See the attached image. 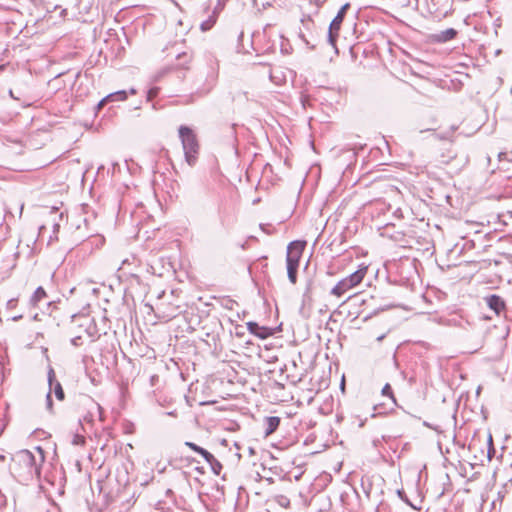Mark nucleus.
<instances>
[{
    "label": "nucleus",
    "instance_id": "23",
    "mask_svg": "<svg viewBox=\"0 0 512 512\" xmlns=\"http://www.w3.org/2000/svg\"><path fill=\"white\" fill-rule=\"evenodd\" d=\"M84 442V439L83 438H79L77 437L75 440H74V443L78 444V443H83Z\"/></svg>",
    "mask_w": 512,
    "mask_h": 512
},
{
    "label": "nucleus",
    "instance_id": "7",
    "mask_svg": "<svg viewBox=\"0 0 512 512\" xmlns=\"http://www.w3.org/2000/svg\"><path fill=\"white\" fill-rule=\"evenodd\" d=\"M247 329L251 334H254L260 339H266L272 334L269 328L259 326L256 322H248Z\"/></svg>",
    "mask_w": 512,
    "mask_h": 512
},
{
    "label": "nucleus",
    "instance_id": "6",
    "mask_svg": "<svg viewBox=\"0 0 512 512\" xmlns=\"http://www.w3.org/2000/svg\"><path fill=\"white\" fill-rule=\"evenodd\" d=\"M485 301L489 308L497 315H500V313L505 309V302L500 296L490 295L485 298Z\"/></svg>",
    "mask_w": 512,
    "mask_h": 512
},
{
    "label": "nucleus",
    "instance_id": "11",
    "mask_svg": "<svg viewBox=\"0 0 512 512\" xmlns=\"http://www.w3.org/2000/svg\"><path fill=\"white\" fill-rule=\"evenodd\" d=\"M127 99V92L125 90H120L117 92L110 93L105 97V100L113 101H124Z\"/></svg>",
    "mask_w": 512,
    "mask_h": 512
},
{
    "label": "nucleus",
    "instance_id": "26",
    "mask_svg": "<svg viewBox=\"0 0 512 512\" xmlns=\"http://www.w3.org/2000/svg\"><path fill=\"white\" fill-rule=\"evenodd\" d=\"M129 92H130L131 95H135L136 94V90L134 88H131Z\"/></svg>",
    "mask_w": 512,
    "mask_h": 512
},
{
    "label": "nucleus",
    "instance_id": "21",
    "mask_svg": "<svg viewBox=\"0 0 512 512\" xmlns=\"http://www.w3.org/2000/svg\"><path fill=\"white\" fill-rule=\"evenodd\" d=\"M46 404H47V408L49 410H51V408H52V399H51L50 393H48L47 396H46Z\"/></svg>",
    "mask_w": 512,
    "mask_h": 512
},
{
    "label": "nucleus",
    "instance_id": "4",
    "mask_svg": "<svg viewBox=\"0 0 512 512\" xmlns=\"http://www.w3.org/2000/svg\"><path fill=\"white\" fill-rule=\"evenodd\" d=\"M304 250V243L295 241L291 242L287 247L286 263L289 281L295 284L297 281V271L299 261Z\"/></svg>",
    "mask_w": 512,
    "mask_h": 512
},
{
    "label": "nucleus",
    "instance_id": "18",
    "mask_svg": "<svg viewBox=\"0 0 512 512\" xmlns=\"http://www.w3.org/2000/svg\"><path fill=\"white\" fill-rule=\"evenodd\" d=\"M107 102H110L109 100H105V97L97 104L96 106V111H100L104 105L107 103Z\"/></svg>",
    "mask_w": 512,
    "mask_h": 512
},
{
    "label": "nucleus",
    "instance_id": "19",
    "mask_svg": "<svg viewBox=\"0 0 512 512\" xmlns=\"http://www.w3.org/2000/svg\"><path fill=\"white\" fill-rule=\"evenodd\" d=\"M89 406L92 409H95L97 411H100L101 407L98 403L94 402L93 400H89Z\"/></svg>",
    "mask_w": 512,
    "mask_h": 512
},
{
    "label": "nucleus",
    "instance_id": "2",
    "mask_svg": "<svg viewBox=\"0 0 512 512\" xmlns=\"http://www.w3.org/2000/svg\"><path fill=\"white\" fill-rule=\"evenodd\" d=\"M179 138L185 156V161L189 166H194L199 154V142L195 132L188 126H180L178 129Z\"/></svg>",
    "mask_w": 512,
    "mask_h": 512
},
{
    "label": "nucleus",
    "instance_id": "5",
    "mask_svg": "<svg viewBox=\"0 0 512 512\" xmlns=\"http://www.w3.org/2000/svg\"><path fill=\"white\" fill-rule=\"evenodd\" d=\"M349 3L344 4L340 10L338 11L335 18L332 20L329 26V34H328V41L332 46L336 45V40L338 38V32L341 28V24L343 22V19L345 17V14L349 8Z\"/></svg>",
    "mask_w": 512,
    "mask_h": 512
},
{
    "label": "nucleus",
    "instance_id": "15",
    "mask_svg": "<svg viewBox=\"0 0 512 512\" xmlns=\"http://www.w3.org/2000/svg\"><path fill=\"white\" fill-rule=\"evenodd\" d=\"M382 394L384 396H388L391 398V400L393 401V403H395V398L393 396V393H392V389H391V386L389 384H386L383 389H382Z\"/></svg>",
    "mask_w": 512,
    "mask_h": 512
},
{
    "label": "nucleus",
    "instance_id": "27",
    "mask_svg": "<svg viewBox=\"0 0 512 512\" xmlns=\"http://www.w3.org/2000/svg\"><path fill=\"white\" fill-rule=\"evenodd\" d=\"M2 69H3V66H0V70H2Z\"/></svg>",
    "mask_w": 512,
    "mask_h": 512
},
{
    "label": "nucleus",
    "instance_id": "22",
    "mask_svg": "<svg viewBox=\"0 0 512 512\" xmlns=\"http://www.w3.org/2000/svg\"><path fill=\"white\" fill-rule=\"evenodd\" d=\"M80 340V337H76V338H73L72 339V343L73 345L77 346L78 345V341Z\"/></svg>",
    "mask_w": 512,
    "mask_h": 512
},
{
    "label": "nucleus",
    "instance_id": "16",
    "mask_svg": "<svg viewBox=\"0 0 512 512\" xmlns=\"http://www.w3.org/2000/svg\"><path fill=\"white\" fill-rule=\"evenodd\" d=\"M214 24V20H208V21H204L202 24H201V29L203 31H207L209 30Z\"/></svg>",
    "mask_w": 512,
    "mask_h": 512
},
{
    "label": "nucleus",
    "instance_id": "12",
    "mask_svg": "<svg viewBox=\"0 0 512 512\" xmlns=\"http://www.w3.org/2000/svg\"><path fill=\"white\" fill-rule=\"evenodd\" d=\"M456 34H457V32L455 29L449 28V29L442 31L438 35V40L442 41V42H447L449 40H452L456 36Z\"/></svg>",
    "mask_w": 512,
    "mask_h": 512
},
{
    "label": "nucleus",
    "instance_id": "9",
    "mask_svg": "<svg viewBox=\"0 0 512 512\" xmlns=\"http://www.w3.org/2000/svg\"><path fill=\"white\" fill-rule=\"evenodd\" d=\"M185 446H187L190 449H192L193 451L199 453L205 460H209V457L212 458V454L209 451H207L204 448L196 445L193 442L186 441L185 442Z\"/></svg>",
    "mask_w": 512,
    "mask_h": 512
},
{
    "label": "nucleus",
    "instance_id": "25",
    "mask_svg": "<svg viewBox=\"0 0 512 512\" xmlns=\"http://www.w3.org/2000/svg\"><path fill=\"white\" fill-rule=\"evenodd\" d=\"M21 318H22V315L14 316V317L12 318V320H13V321H18V320H20Z\"/></svg>",
    "mask_w": 512,
    "mask_h": 512
},
{
    "label": "nucleus",
    "instance_id": "14",
    "mask_svg": "<svg viewBox=\"0 0 512 512\" xmlns=\"http://www.w3.org/2000/svg\"><path fill=\"white\" fill-rule=\"evenodd\" d=\"M54 393H55L57 399H59V400H63L64 399V391H63L62 386H61V384L59 382L55 383Z\"/></svg>",
    "mask_w": 512,
    "mask_h": 512
},
{
    "label": "nucleus",
    "instance_id": "8",
    "mask_svg": "<svg viewBox=\"0 0 512 512\" xmlns=\"http://www.w3.org/2000/svg\"><path fill=\"white\" fill-rule=\"evenodd\" d=\"M265 423H266L265 435L269 436L273 432H275V430L278 428V426L280 424V418L276 417V416L267 417L265 420Z\"/></svg>",
    "mask_w": 512,
    "mask_h": 512
},
{
    "label": "nucleus",
    "instance_id": "10",
    "mask_svg": "<svg viewBox=\"0 0 512 512\" xmlns=\"http://www.w3.org/2000/svg\"><path fill=\"white\" fill-rule=\"evenodd\" d=\"M46 297V292L43 287H38L33 295L31 296L30 302L33 306H37V304Z\"/></svg>",
    "mask_w": 512,
    "mask_h": 512
},
{
    "label": "nucleus",
    "instance_id": "3",
    "mask_svg": "<svg viewBox=\"0 0 512 512\" xmlns=\"http://www.w3.org/2000/svg\"><path fill=\"white\" fill-rule=\"evenodd\" d=\"M368 272V266L365 264L359 265V268L350 274L349 276L343 278L340 280L332 289H331V295H334L336 297H341L349 290L355 288L358 286Z\"/></svg>",
    "mask_w": 512,
    "mask_h": 512
},
{
    "label": "nucleus",
    "instance_id": "1",
    "mask_svg": "<svg viewBox=\"0 0 512 512\" xmlns=\"http://www.w3.org/2000/svg\"><path fill=\"white\" fill-rule=\"evenodd\" d=\"M37 452L39 454V462L29 450H21L14 455L13 469L22 479L30 480L34 477H39L40 467L44 461V454L40 447H37Z\"/></svg>",
    "mask_w": 512,
    "mask_h": 512
},
{
    "label": "nucleus",
    "instance_id": "20",
    "mask_svg": "<svg viewBox=\"0 0 512 512\" xmlns=\"http://www.w3.org/2000/svg\"><path fill=\"white\" fill-rule=\"evenodd\" d=\"M54 377H55L54 371H53V369H50L49 374H48V380H49L50 386H52V384H53Z\"/></svg>",
    "mask_w": 512,
    "mask_h": 512
},
{
    "label": "nucleus",
    "instance_id": "24",
    "mask_svg": "<svg viewBox=\"0 0 512 512\" xmlns=\"http://www.w3.org/2000/svg\"><path fill=\"white\" fill-rule=\"evenodd\" d=\"M248 452H249L250 455H254L255 454V449L253 447H249Z\"/></svg>",
    "mask_w": 512,
    "mask_h": 512
},
{
    "label": "nucleus",
    "instance_id": "17",
    "mask_svg": "<svg viewBox=\"0 0 512 512\" xmlns=\"http://www.w3.org/2000/svg\"><path fill=\"white\" fill-rule=\"evenodd\" d=\"M16 305H17V299H10V300H8V302L6 304V308L8 310L14 309L16 307Z\"/></svg>",
    "mask_w": 512,
    "mask_h": 512
},
{
    "label": "nucleus",
    "instance_id": "13",
    "mask_svg": "<svg viewBox=\"0 0 512 512\" xmlns=\"http://www.w3.org/2000/svg\"><path fill=\"white\" fill-rule=\"evenodd\" d=\"M207 463L210 464L213 472L216 475H219L222 470V464L212 455V458L209 457V460H205Z\"/></svg>",
    "mask_w": 512,
    "mask_h": 512
}]
</instances>
